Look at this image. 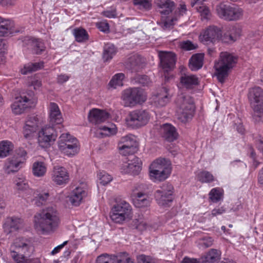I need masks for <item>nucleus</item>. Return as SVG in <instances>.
Returning <instances> with one entry per match:
<instances>
[{
    "instance_id": "1",
    "label": "nucleus",
    "mask_w": 263,
    "mask_h": 263,
    "mask_svg": "<svg viewBox=\"0 0 263 263\" xmlns=\"http://www.w3.org/2000/svg\"><path fill=\"white\" fill-rule=\"evenodd\" d=\"M60 222L58 213L52 207L43 210L34 217V228L43 234H48L54 232Z\"/></svg>"
},
{
    "instance_id": "2",
    "label": "nucleus",
    "mask_w": 263,
    "mask_h": 263,
    "mask_svg": "<svg viewBox=\"0 0 263 263\" xmlns=\"http://www.w3.org/2000/svg\"><path fill=\"white\" fill-rule=\"evenodd\" d=\"M172 171L171 161L165 158L159 157L154 160L148 168L150 179L154 182H161L167 179Z\"/></svg>"
},
{
    "instance_id": "3",
    "label": "nucleus",
    "mask_w": 263,
    "mask_h": 263,
    "mask_svg": "<svg viewBox=\"0 0 263 263\" xmlns=\"http://www.w3.org/2000/svg\"><path fill=\"white\" fill-rule=\"evenodd\" d=\"M237 57L228 52H221L218 61L215 62L214 68L217 79L223 83L229 72L235 66Z\"/></svg>"
},
{
    "instance_id": "4",
    "label": "nucleus",
    "mask_w": 263,
    "mask_h": 263,
    "mask_svg": "<svg viewBox=\"0 0 263 263\" xmlns=\"http://www.w3.org/2000/svg\"><path fill=\"white\" fill-rule=\"evenodd\" d=\"M176 104L177 116L179 121L185 123L192 118L195 107L192 98L184 93L179 94L176 99Z\"/></svg>"
},
{
    "instance_id": "5",
    "label": "nucleus",
    "mask_w": 263,
    "mask_h": 263,
    "mask_svg": "<svg viewBox=\"0 0 263 263\" xmlns=\"http://www.w3.org/2000/svg\"><path fill=\"white\" fill-rule=\"evenodd\" d=\"M27 153L23 148H19L11 157L7 158L4 164L3 171L7 175L18 172L26 164Z\"/></svg>"
},
{
    "instance_id": "6",
    "label": "nucleus",
    "mask_w": 263,
    "mask_h": 263,
    "mask_svg": "<svg viewBox=\"0 0 263 263\" xmlns=\"http://www.w3.org/2000/svg\"><path fill=\"white\" fill-rule=\"evenodd\" d=\"M33 246L31 240L24 238H17L13 246L11 247L10 255L14 260L17 262L23 261V259L33 253Z\"/></svg>"
},
{
    "instance_id": "7",
    "label": "nucleus",
    "mask_w": 263,
    "mask_h": 263,
    "mask_svg": "<svg viewBox=\"0 0 263 263\" xmlns=\"http://www.w3.org/2000/svg\"><path fill=\"white\" fill-rule=\"evenodd\" d=\"M121 98L124 106L133 107L144 102L147 99V95L141 89L129 88L122 91Z\"/></svg>"
},
{
    "instance_id": "8",
    "label": "nucleus",
    "mask_w": 263,
    "mask_h": 263,
    "mask_svg": "<svg viewBox=\"0 0 263 263\" xmlns=\"http://www.w3.org/2000/svg\"><path fill=\"white\" fill-rule=\"evenodd\" d=\"M132 209L125 201H122L114 205L111 209L109 216L111 220L116 223L122 224L132 218Z\"/></svg>"
},
{
    "instance_id": "9",
    "label": "nucleus",
    "mask_w": 263,
    "mask_h": 263,
    "mask_svg": "<svg viewBox=\"0 0 263 263\" xmlns=\"http://www.w3.org/2000/svg\"><path fill=\"white\" fill-rule=\"evenodd\" d=\"M217 15L223 20L229 21H237L243 16V10L236 6L220 3L216 6Z\"/></svg>"
},
{
    "instance_id": "10",
    "label": "nucleus",
    "mask_w": 263,
    "mask_h": 263,
    "mask_svg": "<svg viewBox=\"0 0 263 263\" xmlns=\"http://www.w3.org/2000/svg\"><path fill=\"white\" fill-rule=\"evenodd\" d=\"M174 187L172 184H163L155 193L157 203L161 206H168L174 199Z\"/></svg>"
},
{
    "instance_id": "11",
    "label": "nucleus",
    "mask_w": 263,
    "mask_h": 263,
    "mask_svg": "<svg viewBox=\"0 0 263 263\" xmlns=\"http://www.w3.org/2000/svg\"><path fill=\"white\" fill-rule=\"evenodd\" d=\"M150 118L148 112L143 109L130 111L126 119V124L132 127H139L146 125Z\"/></svg>"
},
{
    "instance_id": "12",
    "label": "nucleus",
    "mask_w": 263,
    "mask_h": 263,
    "mask_svg": "<svg viewBox=\"0 0 263 263\" xmlns=\"http://www.w3.org/2000/svg\"><path fill=\"white\" fill-rule=\"evenodd\" d=\"M57 136V132L53 125H45L38 132L37 142L41 147H48L51 142L55 141Z\"/></svg>"
},
{
    "instance_id": "13",
    "label": "nucleus",
    "mask_w": 263,
    "mask_h": 263,
    "mask_svg": "<svg viewBox=\"0 0 263 263\" xmlns=\"http://www.w3.org/2000/svg\"><path fill=\"white\" fill-rule=\"evenodd\" d=\"M36 99L29 98L26 96L17 97L11 104V107L13 112L15 115L23 114L26 109L34 107L36 103Z\"/></svg>"
},
{
    "instance_id": "14",
    "label": "nucleus",
    "mask_w": 263,
    "mask_h": 263,
    "mask_svg": "<svg viewBox=\"0 0 263 263\" xmlns=\"http://www.w3.org/2000/svg\"><path fill=\"white\" fill-rule=\"evenodd\" d=\"M96 263H134V260L126 252H121L117 255L104 253L98 256Z\"/></svg>"
},
{
    "instance_id": "15",
    "label": "nucleus",
    "mask_w": 263,
    "mask_h": 263,
    "mask_svg": "<svg viewBox=\"0 0 263 263\" xmlns=\"http://www.w3.org/2000/svg\"><path fill=\"white\" fill-rule=\"evenodd\" d=\"M248 98L254 112L263 113V89L258 86L251 88Z\"/></svg>"
},
{
    "instance_id": "16",
    "label": "nucleus",
    "mask_w": 263,
    "mask_h": 263,
    "mask_svg": "<svg viewBox=\"0 0 263 263\" xmlns=\"http://www.w3.org/2000/svg\"><path fill=\"white\" fill-rule=\"evenodd\" d=\"M173 97L170 89L163 87L158 89L151 98L152 104L157 107L165 106L168 103Z\"/></svg>"
},
{
    "instance_id": "17",
    "label": "nucleus",
    "mask_w": 263,
    "mask_h": 263,
    "mask_svg": "<svg viewBox=\"0 0 263 263\" xmlns=\"http://www.w3.org/2000/svg\"><path fill=\"white\" fill-rule=\"evenodd\" d=\"M222 31L215 26H210L200 33V40L204 43H214L220 39L222 40Z\"/></svg>"
},
{
    "instance_id": "18",
    "label": "nucleus",
    "mask_w": 263,
    "mask_h": 263,
    "mask_svg": "<svg viewBox=\"0 0 263 263\" xmlns=\"http://www.w3.org/2000/svg\"><path fill=\"white\" fill-rule=\"evenodd\" d=\"M160 66L164 72H168L174 69L176 64V55L172 52H159Z\"/></svg>"
},
{
    "instance_id": "19",
    "label": "nucleus",
    "mask_w": 263,
    "mask_h": 263,
    "mask_svg": "<svg viewBox=\"0 0 263 263\" xmlns=\"http://www.w3.org/2000/svg\"><path fill=\"white\" fill-rule=\"evenodd\" d=\"M51 179L55 184L64 186L69 182V174L64 167L55 166L53 168Z\"/></svg>"
},
{
    "instance_id": "20",
    "label": "nucleus",
    "mask_w": 263,
    "mask_h": 263,
    "mask_svg": "<svg viewBox=\"0 0 263 263\" xmlns=\"http://www.w3.org/2000/svg\"><path fill=\"white\" fill-rule=\"evenodd\" d=\"M40 123V120L37 115L28 116L23 130V133L25 138L29 139L31 137L36 131Z\"/></svg>"
},
{
    "instance_id": "21",
    "label": "nucleus",
    "mask_w": 263,
    "mask_h": 263,
    "mask_svg": "<svg viewBox=\"0 0 263 263\" xmlns=\"http://www.w3.org/2000/svg\"><path fill=\"white\" fill-rule=\"evenodd\" d=\"M87 195L86 185L85 184H82L71 191L69 196V200L72 205L78 206L81 204Z\"/></svg>"
},
{
    "instance_id": "22",
    "label": "nucleus",
    "mask_w": 263,
    "mask_h": 263,
    "mask_svg": "<svg viewBox=\"0 0 263 263\" xmlns=\"http://www.w3.org/2000/svg\"><path fill=\"white\" fill-rule=\"evenodd\" d=\"M142 168V163L139 159L135 157L128 162L124 163L121 168L122 173L133 175L139 174Z\"/></svg>"
},
{
    "instance_id": "23",
    "label": "nucleus",
    "mask_w": 263,
    "mask_h": 263,
    "mask_svg": "<svg viewBox=\"0 0 263 263\" xmlns=\"http://www.w3.org/2000/svg\"><path fill=\"white\" fill-rule=\"evenodd\" d=\"M23 43L33 53L39 54L45 50L44 43L40 39L27 36L24 38Z\"/></svg>"
},
{
    "instance_id": "24",
    "label": "nucleus",
    "mask_w": 263,
    "mask_h": 263,
    "mask_svg": "<svg viewBox=\"0 0 263 263\" xmlns=\"http://www.w3.org/2000/svg\"><path fill=\"white\" fill-rule=\"evenodd\" d=\"M199 84V78L194 74H182L180 78V82L178 87H182L186 89H192Z\"/></svg>"
},
{
    "instance_id": "25",
    "label": "nucleus",
    "mask_w": 263,
    "mask_h": 263,
    "mask_svg": "<svg viewBox=\"0 0 263 263\" xmlns=\"http://www.w3.org/2000/svg\"><path fill=\"white\" fill-rule=\"evenodd\" d=\"M49 122L52 125L62 123L63 119L58 105L54 102H50L48 106Z\"/></svg>"
},
{
    "instance_id": "26",
    "label": "nucleus",
    "mask_w": 263,
    "mask_h": 263,
    "mask_svg": "<svg viewBox=\"0 0 263 263\" xmlns=\"http://www.w3.org/2000/svg\"><path fill=\"white\" fill-rule=\"evenodd\" d=\"M109 118V113L98 108H92L90 110L88 116L89 121L95 124L104 122Z\"/></svg>"
},
{
    "instance_id": "27",
    "label": "nucleus",
    "mask_w": 263,
    "mask_h": 263,
    "mask_svg": "<svg viewBox=\"0 0 263 263\" xmlns=\"http://www.w3.org/2000/svg\"><path fill=\"white\" fill-rule=\"evenodd\" d=\"M159 132L162 137L168 141H174L178 136L176 128L171 124H164L160 127Z\"/></svg>"
},
{
    "instance_id": "28",
    "label": "nucleus",
    "mask_w": 263,
    "mask_h": 263,
    "mask_svg": "<svg viewBox=\"0 0 263 263\" xmlns=\"http://www.w3.org/2000/svg\"><path fill=\"white\" fill-rule=\"evenodd\" d=\"M132 197L134 205L138 208H145L150 205L151 199L146 194L142 192L135 193L133 191Z\"/></svg>"
},
{
    "instance_id": "29",
    "label": "nucleus",
    "mask_w": 263,
    "mask_h": 263,
    "mask_svg": "<svg viewBox=\"0 0 263 263\" xmlns=\"http://www.w3.org/2000/svg\"><path fill=\"white\" fill-rule=\"evenodd\" d=\"M126 66L132 72H137L144 67V60L139 55H133L128 58L126 63Z\"/></svg>"
},
{
    "instance_id": "30",
    "label": "nucleus",
    "mask_w": 263,
    "mask_h": 263,
    "mask_svg": "<svg viewBox=\"0 0 263 263\" xmlns=\"http://www.w3.org/2000/svg\"><path fill=\"white\" fill-rule=\"evenodd\" d=\"M16 31L13 21L0 16V36H8Z\"/></svg>"
},
{
    "instance_id": "31",
    "label": "nucleus",
    "mask_w": 263,
    "mask_h": 263,
    "mask_svg": "<svg viewBox=\"0 0 263 263\" xmlns=\"http://www.w3.org/2000/svg\"><path fill=\"white\" fill-rule=\"evenodd\" d=\"M241 29L238 26H233L230 27L227 32L224 34L222 41L231 43L236 41L241 35Z\"/></svg>"
},
{
    "instance_id": "32",
    "label": "nucleus",
    "mask_w": 263,
    "mask_h": 263,
    "mask_svg": "<svg viewBox=\"0 0 263 263\" xmlns=\"http://www.w3.org/2000/svg\"><path fill=\"white\" fill-rule=\"evenodd\" d=\"M22 226L23 220L21 219L16 217H9L7 219L4 225V229L6 233H9L19 229Z\"/></svg>"
},
{
    "instance_id": "33",
    "label": "nucleus",
    "mask_w": 263,
    "mask_h": 263,
    "mask_svg": "<svg viewBox=\"0 0 263 263\" xmlns=\"http://www.w3.org/2000/svg\"><path fill=\"white\" fill-rule=\"evenodd\" d=\"M221 257L220 251L211 249L205 255L200 257L201 263H217Z\"/></svg>"
},
{
    "instance_id": "34",
    "label": "nucleus",
    "mask_w": 263,
    "mask_h": 263,
    "mask_svg": "<svg viewBox=\"0 0 263 263\" xmlns=\"http://www.w3.org/2000/svg\"><path fill=\"white\" fill-rule=\"evenodd\" d=\"M204 54L196 53L192 56L189 61V68L192 71H196L200 69L203 64Z\"/></svg>"
},
{
    "instance_id": "35",
    "label": "nucleus",
    "mask_w": 263,
    "mask_h": 263,
    "mask_svg": "<svg viewBox=\"0 0 263 263\" xmlns=\"http://www.w3.org/2000/svg\"><path fill=\"white\" fill-rule=\"evenodd\" d=\"M60 151L66 156L69 157L73 156L77 154L80 151V144L75 143L72 144H66L58 146Z\"/></svg>"
},
{
    "instance_id": "36",
    "label": "nucleus",
    "mask_w": 263,
    "mask_h": 263,
    "mask_svg": "<svg viewBox=\"0 0 263 263\" xmlns=\"http://www.w3.org/2000/svg\"><path fill=\"white\" fill-rule=\"evenodd\" d=\"M31 194L34 196L33 200L34 201L35 204L39 206L45 204L49 197V194L48 192L40 190H33V192Z\"/></svg>"
},
{
    "instance_id": "37",
    "label": "nucleus",
    "mask_w": 263,
    "mask_h": 263,
    "mask_svg": "<svg viewBox=\"0 0 263 263\" xmlns=\"http://www.w3.org/2000/svg\"><path fill=\"white\" fill-rule=\"evenodd\" d=\"M157 6L161 9L162 15H168L173 10L174 3L171 0H156Z\"/></svg>"
},
{
    "instance_id": "38",
    "label": "nucleus",
    "mask_w": 263,
    "mask_h": 263,
    "mask_svg": "<svg viewBox=\"0 0 263 263\" xmlns=\"http://www.w3.org/2000/svg\"><path fill=\"white\" fill-rule=\"evenodd\" d=\"M72 33L75 41L78 43H85L89 40V36L87 31L82 27L74 28Z\"/></svg>"
},
{
    "instance_id": "39",
    "label": "nucleus",
    "mask_w": 263,
    "mask_h": 263,
    "mask_svg": "<svg viewBox=\"0 0 263 263\" xmlns=\"http://www.w3.org/2000/svg\"><path fill=\"white\" fill-rule=\"evenodd\" d=\"M47 172V166L45 163L42 161L34 162L32 165V173L36 177H42L45 175Z\"/></svg>"
},
{
    "instance_id": "40",
    "label": "nucleus",
    "mask_w": 263,
    "mask_h": 263,
    "mask_svg": "<svg viewBox=\"0 0 263 263\" xmlns=\"http://www.w3.org/2000/svg\"><path fill=\"white\" fill-rule=\"evenodd\" d=\"M14 148V145L9 140L0 141V158H4L10 155Z\"/></svg>"
},
{
    "instance_id": "41",
    "label": "nucleus",
    "mask_w": 263,
    "mask_h": 263,
    "mask_svg": "<svg viewBox=\"0 0 263 263\" xmlns=\"http://www.w3.org/2000/svg\"><path fill=\"white\" fill-rule=\"evenodd\" d=\"M196 177L197 180L202 183H210L216 180L213 174L207 171H201L197 172Z\"/></svg>"
},
{
    "instance_id": "42",
    "label": "nucleus",
    "mask_w": 263,
    "mask_h": 263,
    "mask_svg": "<svg viewBox=\"0 0 263 263\" xmlns=\"http://www.w3.org/2000/svg\"><path fill=\"white\" fill-rule=\"evenodd\" d=\"M125 78V75L123 73H118L114 75L110 80L108 84L109 88L116 89L118 87L123 85V80Z\"/></svg>"
},
{
    "instance_id": "43",
    "label": "nucleus",
    "mask_w": 263,
    "mask_h": 263,
    "mask_svg": "<svg viewBox=\"0 0 263 263\" xmlns=\"http://www.w3.org/2000/svg\"><path fill=\"white\" fill-rule=\"evenodd\" d=\"M44 67V63L40 62L34 63H28L24 65L21 69V73L23 74H27L30 72L38 70Z\"/></svg>"
},
{
    "instance_id": "44",
    "label": "nucleus",
    "mask_w": 263,
    "mask_h": 263,
    "mask_svg": "<svg viewBox=\"0 0 263 263\" xmlns=\"http://www.w3.org/2000/svg\"><path fill=\"white\" fill-rule=\"evenodd\" d=\"M117 52L115 46L111 44H106L104 48L103 59L105 61L110 60Z\"/></svg>"
},
{
    "instance_id": "45",
    "label": "nucleus",
    "mask_w": 263,
    "mask_h": 263,
    "mask_svg": "<svg viewBox=\"0 0 263 263\" xmlns=\"http://www.w3.org/2000/svg\"><path fill=\"white\" fill-rule=\"evenodd\" d=\"M79 141L76 138L70 135L68 133L62 134L58 142V146L66 144H72L79 143Z\"/></svg>"
},
{
    "instance_id": "46",
    "label": "nucleus",
    "mask_w": 263,
    "mask_h": 263,
    "mask_svg": "<svg viewBox=\"0 0 263 263\" xmlns=\"http://www.w3.org/2000/svg\"><path fill=\"white\" fill-rule=\"evenodd\" d=\"M16 189L21 191H26L28 194H32L33 190L29 188L27 181L25 179L18 178L15 181Z\"/></svg>"
},
{
    "instance_id": "47",
    "label": "nucleus",
    "mask_w": 263,
    "mask_h": 263,
    "mask_svg": "<svg viewBox=\"0 0 263 263\" xmlns=\"http://www.w3.org/2000/svg\"><path fill=\"white\" fill-rule=\"evenodd\" d=\"M214 242V239L211 237H204L198 239L196 243L200 249H204L211 247Z\"/></svg>"
},
{
    "instance_id": "48",
    "label": "nucleus",
    "mask_w": 263,
    "mask_h": 263,
    "mask_svg": "<svg viewBox=\"0 0 263 263\" xmlns=\"http://www.w3.org/2000/svg\"><path fill=\"white\" fill-rule=\"evenodd\" d=\"M209 198L213 202H217L222 199L223 190L220 188L212 189L210 192Z\"/></svg>"
},
{
    "instance_id": "49",
    "label": "nucleus",
    "mask_w": 263,
    "mask_h": 263,
    "mask_svg": "<svg viewBox=\"0 0 263 263\" xmlns=\"http://www.w3.org/2000/svg\"><path fill=\"white\" fill-rule=\"evenodd\" d=\"M196 9L197 12L200 14L202 21H208L210 19L212 14L209 8L206 6L201 5L196 6Z\"/></svg>"
},
{
    "instance_id": "50",
    "label": "nucleus",
    "mask_w": 263,
    "mask_h": 263,
    "mask_svg": "<svg viewBox=\"0 0 263 263\" xmlns=\"http://www.w3.org/2000/svg\"><path fill=\"white\" fill-rule=\"evenodd\" d=\"M100 134L104 136L115 135L117 133V127L114 124H111L109 126H103L99 128Z\"/></svg>"
},
{
    "instance_id": "51",
    "label": "nucleus",
    "mask_w": 263,
    "mask_h": 263,
    "mask_svg": "<svg viewBox=\"0 0 263 263\" xmlns=\"http://www.w3.org/2000/svg\"><path fill=\"white\" fill-rule=\"evenodd\" d=\"M136 144V141L135 139H134V137L132 135H126L125 136L122 137L118 145H129L131 146H134L135 147Z\"/></svg>"
},
{
    "instance_id": "52",
    "label": "nucleus",
    "mask_w": 263,
    "mask_h": 263,
    "mask_svg": "<svg viewBox=\"0 0 263 263\" xmlns=\"http://www.w3.org/2000/svg\"><path fill=\"white\" fill-rule=\"evenodd\" d=\"M98 176L100 183L103 185L107 184L112 180V176L104 171L100 172Z\"/></svg>"
},
{
    "instance_id": "53",
    "label": "nucleus",
    "mask_w": 263,
    "mask_h": 263,
    "mask_svg": "<svg viewBox=\"0 0 263 263\" xmlns=\"http://www.w3.org/2000/svg\"><path fill=\"white\" fill-rule=\"evenodd\" d=\"M152 0H134L133 4L140 9L149 10L152 7Z\"/></svg>"
},
{
    "instance_id": "54",
    "label": "nucleus",
    "mask_w": 263,
    "mask_h": 263,
    "mask_svg": "<svg viewBox=\"0 0 263 263\" xmlns=\"http://www.w3.org/2000/svg\"><path fill=\"white\" fill-rule=\"evenodd\" d=\"M118 148L120 154L123 156H127L133 153L135 147L129 145H118Z\"/></svg>"
},
{
    "instance_id": "55",
    "label": "nucleus",
    "mask_w": 263,
    "mask_h": 263,
    "mask_svg": "<svg viewBox=\"0 0 263 263\" xmlns=\"http://www.w3.org/2000/svg\"><path fill=\"white\" fill-rule=\"evenodd\" d=\"M179 46L181 49L186 51L194 50L197 47V45L196 44H193L189 40L180 42Z\"/></svg>"
},
{
    "instance_id": "56",
    "label": "nucleus",
    "mask_w": 263,
    "mask_h": 263,
    "mask_svg": "<svg viewBox=\"0 0 263 263\" xmlns=\"http://www.w3.org/2000/svg\"><path fill=\"white\" fill-rule=\"evenodd\" d=\"M137 261L138 263H156L154 258L144 254L139 255L137 257Z\"/></svg>"
},
{
    "instance_id": "57",
    "label": "nucleus",
    "mask_w": 263,
    "mask_h": 263,
    "mask_svg": "<svg viewBox=\"0 0 263 263\" xmlns=\"http://www.w3.org/2000/svg\"><path fill=\"white\" fill-rule=\"evenodd\" d=\"M96 27L99 29L100 31L106 33L109 32V24L105 21H102L96 23Z\"/></svg>"
},
{
    "instance_id": "58",
    "label": "nucleus",
    "mask_w": 263,
    "mask_h": 263,
    "mask_svg": "<svg viewBox=\"0 0 263 263\" xmlns=\"http://www.w3.org/2000/svg\"><path fill=\"white\" fill-rule=\"evenodd\" d=\"M164 16H162L163 19V26L164 29H167L171 28L174 25V21H176V18H170V17H167L164 18Z\"/></svg>"
},
{
    "instance_id": "59",
    "label": "nucleus",
    "mask_w": 263,
    "mask_h": 263,
    "mask_svg": "<svg viewBox=\"0 0 263 263\" xmlns=\"http://www.w3.org/2000/svg\"><path fill=\"white\" fill-rule=\"evenodd\" d=\"M226 212V210L224 206H217L212 211L211 215L212 217H215L222 215Z\"/></svg>"
},
{
    "instance_id": "60",
    "label": "nucleus",
    "mask_w": 263,
    "mask_h": 263,
    "mask_svg": "<svg viewBox=\"0 0 263 263\" xmlns=\"http://www.w3.org/2000/svg\"><path fill=\"white\" fill-rule=\"evenodd\" d=\"M180 263H201L200 258H190L187 256L184 257Z\"/></svg>"
},
{
    "instance_id": "61",
    "label": "nucleus",
    "mask_w": 263,
    "mask_h": 263,
    "mask_svg": "<svg viewBox=\"0 0 263 263\" xmlns=\"http://www.w3.org/2000/svg\"><path fill=\"white\" fill-rule=\"evenodd\" d=\"M250 157L252 158L253 161V165L255 168L257 167L260 164V162H258L256 159V155L254 151L252 149L251 152L250 153Z\"/></svg>"
},
{
    "instance_id": "62",
    "label": "nucleus",
    "mask_w": 263,
    "mask_h": 263,
    "mask_svg": "<svg viewBox=\"0 0 263 263\" xmlns=\"http://www.w3.org/2000/svg\"><path fill=\"white\" fill-rule=\"evenodd\" d=\"M15 263H41L40 259L37 258H25L23 261H18Z\"/></svg>"
},
{
    "instance_id": "63",
    "label": "nucleus",
    "mask_w": 263,
    "mask_h": 263,
    "mask_svg": "<svg viewBox=\"0 0 263 263\" xmlns=\"http://www.w3.org/2000/svg\"><path fill=\"white\" fill-rule=\"evenodd\" d=\"M103 14L104 16L108 18H115L117 16V13L115 10L104 11Z\"/></svg>"
},
{
    "instance_id": "64",
    "label": "nucleus",
    "mask_w": 263,
    "mask_h": 263,
    "mask_svg": "<svg viewBox=\"0 0 263 263\" xmlns=\"http://www.w3.org/2000/svg\"><path fill=\"white\" fill-rule=\"evenodd\" d=\"M255 145L258 150L263 154V139L260 138L256 140Z\"/></svg>"
}]
</instances>
